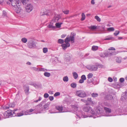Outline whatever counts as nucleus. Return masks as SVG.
<instances>
[{
  "label": "nucleus",
  "mask_w": 127,
  "mask_h": 127,
  "mask_svg": "<svg viewBox=\"0 0 127 127\" xmlns=\"http://www.w3.org/2000/svg\"><path fill=\"white\" fill-rule=\"evenodd\" d=\"M13 6V9L17 13H19L21 10L20 5L21 3L19 0H9Z\"/></svg>",
  "instance_id": "f257e3e1"
},
{
  "label": "nucleus",
  "mask_w": 127,
  "mask_h": 127,
  "mask_svg": "<svg viewBox=\"0 0 127 127\" xmlns=\"http://www.w3.org/2000/svg\"><path fill=\"white\" fill-rule=\"evenodd\" d=\"M86 67L87 69L91 71H96L98 69L97 66L96 65H88Z\"/></svg>",
  "instance_id": "f03ea898"
},
{
  "label": "nucleus",
  "mask_w": 127,
  "mask_h": 127,
  "mask_svg": "<svg viewBox=\"0 0 127 127\" xmlns=\"http://www.w3.org/2000/svg\"><path fill=\"white\" fill-rule=\"evenodd\" d=\"M41 104H39L35 107V108L34 109L35 112H36V113H40L41 112L43 111V109L42 108V106L41 105Z\"/></svg>",
  "instance_id": "7ed1b4c3"
},
{
  "label": "nucleus",
  "mask_w": 127,
  "mask_h": 127,
  "mask_svg": "<svg viewBox=\"0 0 127 127\" xmlns=\"http://www.w3.org/2000/svg\"><path fill=\"white\" fill-rule=\"evenodd\" d=\"M76 93L77 95L80 97H85L86 95L85 92L83 90L77 91L76 92Z\"/></svg>",
  "instance_id": "20e7f679"
},
{
  "label": "nucleus",
  "mask_w": 127,
  "mask_h": 127,
  "mask_svg": "<svg viewBox=\"0 0 127 127\" xmlns=\"http://www.w3.org/2000/svg\"><path fill=\"white\" fill-rule=\"evenodd\" d=\"M12 112V110L10 109L7 110L4 113V116L5 118H8L10 116H13V114Z\"/></svg>",
  "instance_id": "39448f33"
},
{
  "label": "nucleus",
  "mask_w": 127,
  "mask_h": 127,
  "mask_svg": "<svg viewBox=\"0 0 127 127\" xmlns=\"http://www.w3.org/2000/svg\"><path fill=\"white\" fill-rule=\"evenodd\" d=\"M33 8V6L31 4H28L26 7V11L29 13L31 11Z\"/></svg>",
  "instance_id": "423d86ee"
},
{
  "label": "nucleus",
  "mask_w": 127,
  "mask_h": 127,
  "mask_svg": "<svg viewBox=\"0 0 127 127\" xmlns=\"http://www.w3.org/2000/svg\"><path fill=\"white\" fill-rule=\"evenodd\" d=\"M28 47L30 48H32L36 47L35 43L31 41L28 42Z\"/></svg>",
  "instance_id": "0eeeda50"
},
{
  "label": "nucleus",
  "mask_w": 127,
  "mask_h": 127,
  "mask_svg": "<svg viewBox=\"0 0 127 127\" xmlns=\"http://www.w3.org/2000/svg\"><path fill=\"white\" fill-rule=\"evenodd\" d=\"M91 109V107L87 105H85L83 108V111L86 112H89Z\"/></svg>",
  "instance_id": "6e6552de"
},
{
  "label": "nucleus",
  "mask_w": 127,
  "mask_h": 127,
  "mask_svg": "<svg viewBox=\"0 0 127 127\" xmlns=\"http://www.w3.org/2000/svg\"><path fill=\"white\" fill-rule=\"evenodd\" d=\"M71 35L69 37V39L70 41L72 42V43L74 42V37L76 35L75 33L72 32L71 33Z\"/></svg>",
  "instance_id": "1a4fd4ad"
},
{
  "label": "nucleus",
  "mask_w": 127,
  "mask_h": 127,
  "mask_svg": "<svg viewBox=\"0 0 127 127\" xmlns=\"http://www.w3.org/2000/svg\"><path fill=\"white\" fill-rule=\"evenodd\" d=\"M50 104V103L47 102L43 106V107H42V108L43 109V111L48 110L49 109V107Z\"/></svg>",
  "instance_id": "9d476101"
},
{
  "label": "nucleus",
  "mask_w": 127,
  "mask_h": 127,
  "mask_svg": "<svg viewBox=\"0 0 127 127\" xmlns=\"http://www.w3.org/2000/svg\"><path fill=\"white\" fill-rule=\"evenodd\" d=\"M84 113H82V112H80L78 114H77L76 115L77 117H78L80 118H85L87 117L86 116L84 115Z\"/></svg>",
  "instance_id": "9b49d317"
},
{
  "label": "nucleus",
  "mask_w": 127,
  "mask_h": 127,
  "mask_svg": "<svg viewBox=\"0 0 127 127\" xmlns=\"http://www.w3.org/2000/svg\"><path fill=\"white\" fill-rule=\"evenodd\" d=\"M65 59L67 61H69L71 59L72 57L71 55L68 53H67L65 55Z\"/></svg>",
  "instance_id": "f8f14e48"
},
{
  "label": "nucleus",
  "mask_w": 127,
  "mask_h": 127,
  "mask_svg": "<svg viewBox=\"0 0 127 127\" xmlns=\"http://www.w3.org/2000/svg\"><path fill=\"white\" fill-rule=\"evenodd\" d=\"M70 46L69 43H67L65 44H63L61 45L63 49L64 50L67 47H69Z\"/></svg>",
  "instance_id": "ddd939ff"
},
{
  "label": "nucleus",
  "mask_w": 127,
  "mask_h": 127,
  "mask_svg": "<svg viewBox=\"0 0 127 127\" xmlns=\"http://www.w3.org/2000/svg\"><path fill=\"white\" fill-rule=\"evenodd\" d=\"M24 89L25 93L26 94H28L29 90L28 86L27 85H24Z\"/></svg>",
  "instance_id": "4468645a"
},
{
  "label": "nucleus",
  "mask_w": 127,
  "mask_h": 127,
  "mask_svg": "<svg viewBox=\"0 0 127 127\" xmlns=\"http://www.w3.org/2000/svg\"><path fill=\"white\" fill-rule=\"evenodd\" d=\"M127 98V92H125V95L122 96L121 98V100L122 101H124Z\"/></svg>",
  "instance_id": "2eb2a0df"
},
{
  "label": "nucleus",
  "mask_w": 127,
  "mask_h": 127,
  "mask_svg": "<svg viewBox=\"0 0 127 127\" xmlns=\"http://www.w3.org/2000/svg\"><path fill=\"white\" fill-rule=\"evenodd\" d=\"M56 110H57L58 111V112H63V107L61 106H57L56 107Z\"/></svg>",
  "instance_id": "dca6fc26"
},
{
  "label": "nucleus",
  "mask_w": 127,
  "mask_h": 127,
  "mask_svg": "<svg viewBox=\"0 0 127 127\" xmlns=\"http://www.w3.org/2000/svg\"><path fill=\"white\" fill-rule=\"evenodd\" d=\"M112 95H108L106 96V99L108 100H111L113 98Z\"/></svg>",
  "instance_id": "f3484780"
},
{
  "label": "nucleus",
  "mask_w": 127,
  "mask_h": 127,
  "mask_svg": "<svg viewBox=\"0 0 127 127\" xmlns=\"http://www.w3.org/2000/svg\"><path fill=\"white\" fill-rule=\"evenodd\" d=\"M104 109L107 113H110L111 112V110L110 108L106 107H104Z\"/></svg>",
  "instance_id": "a211bd4d"
},
{
  "label": "nucleus",
  "mask_w": 127,
  "mask_h": 127,
  "mask_svg": "<svg viewBox=\"0 0 127 127\" xmlns=\"http://www.w3.org/2000/svg\"><path fill=\"white\" fill-rule=\"evenodd\" d=\"M53 23L50 22V23L48 26V27L49 28L54 29L56 28V27L53 26Z\"/></svg>",
  "instance_id": "6ab92c4d"
},
{
  "label": "nucleus",
  "mask_w": 127,
  "mask_h": 127,
  "mask_svg": "<svg viewBox=\"0 0 127 127\" xmlns=\"http://www.w3.org/2000/svg\"><path fill=\"white\" fill-rule=\"evenodd\" d=\"M88 28L92 30H95L97 29V27L94 25H91Z\"/></svg>",
  "instance_id": "aec40b11"
},
{
  "label": "nucleus",
  "mask_w": 127,
  "mask_h": 127,
  "mask_svg": "<svg viewBox=\"0 0 127 127\" xmlns=\"http://www.w3.org/2000/svg\"><path fill=\"white\" fill-rule=\"evenodd\" d=\"M1 108L3 109L4 110L7 109L9 108V106L8 104L5 105L4 106H2L1 107Z\"/></svg>",
  "instance_id": "412c9836"
},
{
  "label": "nucleus",
  "mask_w": 127,
  "mask_h": 127,
  "mask_svg": "<svg viewBox=\"0 0 127 127\" xmlns=\"http://www.w3.org/2000/svg\"><path fill=\"white\" fill-rule=\"evenodd\" d=\"M24 111H22L20 113H17V114L15 115V116L18 117L22 116L24 115Z\"/></svg>",
  "instance_id": "4be33fe9"
},
{
  "label": "nucleus",
  "mask_w": 127,
  "mask_h": 127,
  "mask_svg": "<svg viewBox=\"0 0 127 127\" xmlns=\"http://www.w3.org/2000/svg\"><path fill=\"white\" fill-rule=\"evenodd\" d=\"M63 24V23H57L55 24V25L56 28H59L61 27V25Z\"/></svg>",
  "instance_id": "5701e85b"
},
{
  "label": "nucleus",
  "mask_w": 127,
  "mask_h": 127,
  "mask_svg": "<svg viewBox=\"0 0 127 127\" xmlns=\"http://www.w3.org/2000/svg\"><path fill=\"white\" fill-rule=\"evenodd\" d=\"M72 74L74 78L75 79H76L78 77V74L76 72H73Z\"/></svg>",
  "instance_id": "b1692460"
},
{
  "label": "nucleus",
  "mask_w": 127,
  "mask_h": 127,
  "mask_svg": "<svg viewBox=\"0 0 127 127\" xmlns=\"http://www.w3.org/2000/svg\"><path fill=\"white\" fill-rule=\"evenodd\" d=\"M69 39V36H67L66 38L65 39L64 42L66 43H69L68 42L70 41Z\"/></svg>",
  "instance_id": "393cba45"
},
{
  "label": "nucleus",
  "mask_w": 127,
  "mask_h": 127,
  "mask_svg": "<svg viewBox=\"0 0 127 127\" xmlns=\"http://www.w3.org/2000/svg\"><path fill=\"white\" fill-rule=\"evenodd\" d=\"M44 75L45 76L48 77H49L51 75L50 73L47 72H44Z\"/></svg>",
  "instance_id": "a878e982"
},
{
  "label": "nucleus",
  "mask_w": 127,
  "mask_h": 127,
  "mask_svg": "<svg viewBox=\"0 0 127 127\" xmlns=\"http://www.w3.org/2000/svg\"><path fill=\"white\" fill-rule=\"evenodd\" d=\"M98 46H93L92 47V49L93 51H96L98 49Z\"/></svg>",
  "instance_id": "bb28decb"
},
{
  "label": "nucleus",
  "mask_w": 127,
  "mask_h": 127,
  "mask_svg": "<svg viewBox=\"0 0 127 127\" xmlns=\"http://www.w3.org/2000/svg\"><path fill=\"white\" fill-rule=\"evenodd\" d=\"M114 30V28L113 27H110L108 28L107 29V30L110 32L113 31Z\"/></svg>",
  "instance_id": "cd10ccee"
},
{
  "label": "nucleus",
  "mask_w": 127,
  "mask_h": 127,
  "mask_svg": "<svg viewBox=\"0 0 127 127\" xmlns=\"http://www.w3.org/2000/svg\"><path fill=\"white\" fill-rule=\"evenodd\" d=\"M77 84L75 83H72L70 85L71 86L72 88H75Z\"/></svg>",
  "instance_id": "c85d7f7f"
},
{
  "label": "nucleus",
  "mask_w": 127,
  "mask_h": 127,
  "mask_svg": "<svg viewBox=\"0 0 127 127\" xmlns=\"http://www.w3.org/2000/svg\"><path fill=\"white\" fill-rule=\"evenodd\" d=\"M85 18V16L84 13H82V18L81 20L82 21L84 20Z\"/></svg>",
  "instance_id": "c756f323"
},
{
  "label": "nucleus",
  "mask_w": 127,
  "mask_h": 127,
  "mask_svg": "<svg viewBox=\"0 0 127 127\" xmlns=\"http://www.w3.org/2000/svg\"><path fill=\"white\" fill-rule=\"evenodd\" d=\"M107 38H105L104 39V40H112L114 38L113 37H110L109 36H107Z\"/></svg>",
  "instance_id": "7c9ffc66"
},
{
  "label": "nucleus",
  "mask_w": 127,
  "mask_h": 127,
  "mask_svg": "<svg viewBox=\"0 0 127 127\" xmlns=\"http://www.w3.org/2000/svg\"><path fill=\"white\" fill-rule=\"evenodd\" d=\"M64 42V40L62 39H59L58 40V43L62 44H63Z\"/></svg>",
  "instance_id": "2f4dec72"
},
{
  "label": "nucleus",
  "mask_w": 127,
  "mask_h": 127,
  "mask_svg": "<svg viewBox=\"0 0 127 127\" xmlns=\"http://www.w3.org/2000/svg\"><path fill=\"white\" fill-rule=\"evenodd\" d=\"M63 80L64 82H67L68 81V77L67 76L64 77L63 78Z\"/></svg>",
  "instance_id": "473e14b6"
},
{
  "label": "nucleus",
  "mask_w": 127,
  "mask_h": 127,
  "mask_svg": "<svg viewBox=\"0 0 127 127\" xmlns=\"http://www.w3.org/2000/svg\"><path fill=\"white\" fill-rule=\"evenodd\" d=\"M98 95L97 93H93L92 94V96L93 97H97Z\"/></svg>",
  "instance_id": "72a5a7b5"
},
{
  "label": "nucleus",
  "mask_w": 127,
  "mask_h": 127,
  "mask_svg": "<svg viewBox=\"0 0 127 127\" xmlns=\"http://www.w3.org/2000/svg\"><path fill=\"white\" fill-rule=\"evenodd\" d=\"M29 84L35 88L37 87H38V86L36 84L34 83H29Z\"/></svg>",
  "instance_id": "f704fd0d"
},
{
  "label": "nucleus",
  "mask_w": 127,
  "mask_h": 127,
  "mask_svg": "<svg viewBox=\"0 0 127 127\" xmlns=\"http://www.w3.org/2000/svg\"><path fill=\"white\" fill-rule=\"evenodd\" d=\"M109 55L108 53L107 52H105L104 53L103 56H101V57H107Z\"/></svg>",
  "instance_id": "c9c22d12"
},
{
  "label": "nucleus",
  "mask_w": 127,
  "mask_h": 127,
  "mask_svg": "<svg viewBox=\"0 0 127 127\" xmlns=\"http://www.w3.org/2000/svg\"><path fill=\"white\" fill-rule=\"evenodd\" d=\"M8 105L9 106V108H13L15 107V105L13 103H11L8 104Z\"/></svg>",
  "instance_id": "e433bc0d"
},
{
  "label": "nucleus",
  "mask_w": 127,
  "mask_h": 127,
  "mask_svg": "<svg viewBox=\"0 0 127 127\" xmlns=\"http://www.w3.org/2000/svg\"><path fill=\"white\" fill-rule=\"evenodd\" d=\"M95 18L96 19L98 22H100L101 21L100 19L97 16H96L95 17Z\"/></svg>",
  "instance_id": "4c0bfd02"
},
{
  "label": "nucleus",
  "mask_w": 127,
  "mask_h": 127,
  "mask_svg": "<svg viewBox=\"0 0 127 127\" xmlns=\"http://www.w3.org/2000/svg\"><path fill=\"white\" fill-rule=\"evenodd\" d=\"M109 55L110 56H111L112 55H115L116 54H117V53L115 52H114L112 53H108Z\"/></svg>",
  "instance_id": "58836bf2"
},
{
  "label": "nucleus",
  "mask_w": 127,
  "mask_h": 127,
  "mask_svg": "<svg viewBox=\"0 0 127 127\" xmlns=\"http://www.w3.org/2000/svg\"><path fill=\"white\" fill-rule=\"evenodd\" d=\"M64 14H68L69 11L68 10H64L63 9L62 10Z\"/></svg>",
  "instance_id": "ea45409f"
},
{
  "label": "nucleus",
  "mask_w": 127,
  "mask_h": 127,
  "mask_svg": "<svg viewBox=\"0 0 127 127\" xmlns=\"http://www.w3.org/2000/svg\"><path fill=\"white\" fill-rule=\"evenodd\" d=\"M22 41L24 43H26L27 42V39L25 38H23L21 39Z\"/></svg>",
  "instance_id": "a19ab883"
},
{
  "label": "nucleus",
  "mask_w": 127,
  "mask_h": 127,
  "mask_svg": "<svg viewBox=\"0 0 127 127\" xmlns=\"http://www.w3.org/2000/svg\"><path fill=\"white\" fill-rule=\"evenodd\" d=\"M116 85H117V87L119 88L121 87L124 86V85H121V83H120V84L119 83H116Z\"/></svg>",
  "instance_id": "79ce46f5"
},
{
  "label": "nucleus",
  "mask_w": 127,
  "mask_h": 127,
  "mask_svg": "<svg viewBox=\"0 0 127 127\" xmlns=\"http://www.w3.org/2000/svg\"><path fill=\"white\" fill-rule=\"evenodd\" d=\"M93 76V75L92 73H90L88 75L87 77L89 79H90Z\"/></svg>",
  "instance_id": "37998d69"
},
{
  "label": "nucleus",
  "mask_w": 127,
  "mask_h": 127,
  "mask_svg": "<svg viewBox=\"0 0 127 127\" xmlns=\"http://www.w3.org/2000/svg\"><path fill=\"white\" fill-rule=\"evenodd\" d=\"M43 52L44 53H46L47 52L48 49L46 48H44L43 49Z\"/></svg>",
  "instance_id": "c03bdc74"
},
{
  "label": "nucleus",
  "mask_w": 127,
  "mask_h": 127,
  "mask_svg": "<svg viewBox=\"0 0 127 127\" xmlns=\"http://www.w3.org/2000/svg\"><path fill=\"white\" fill-rule=\"evenodd\" d=\"M116 61L118 63H120L121 62V59L117 57L116 59Z\"/></svg>",
  "instance_id": "a18cd8bd"
},
{
  "label": "nucleus",
  "mask_w": 127,
  "mask_h": 127,
  "mask_svg": "<svg viewBox=\"0 0 127 127\" xmlns=\"http://www.w3.org/2000/svg\"><path fill=\"white\" fill-rule=\"evenodd\" d=\"M125 80V79L124 78H120L119 79V81H120V82L122 83H122Z\"/></svg>",
  "instance_id": "49530a36"
},
{
  "label": "nucleus",
  "mask_w": 127,
  "mask_h": 127,
  "mask_svg": "<svg viewBox=\"0 0 127 127\" xmlns=\"http://www.w3.org/2000/svg\"><path fill=\"white\" fill-rule=\"evenodd\" d=\"M81 79L84 80H85L86 79V77L85 75H82L81 77Z\"/></svg>",
  "instance_id": "de8ad7c7"
},
{
  "label": "nucleus",
  "mask_w": 127,
  "mask_h": 127,
  "mask_svg": "<svg viewBox=\"0 0 127 127\" xmlns=\"http://www.w3.org/2000/svg\"><path fill=\"white\" fill-rule=\"evenodd\" d=\"M31 69H33L34 70H35V71H38L39 69L38 68L36 67H32L31 68Z\"/></svg>",
  "instance_id": "09e8293b"
},
{
  "label": "nucleus",
  "mask_w": 127,
  "mask_h": 127,
  "mask_svg": "<svg viewBox=\"0 0 127 127\" xmlns=\"http://www.w3.org/2000/svg\"><path fill=\"white\" fill-rule=\"evenodd\" d=\"M54 20L55 22L58 21L59 19H60L59 17H57V16L54 17Z\"/></svg>",
  "instance_id": "8fccbe9b"
},
{
  "label": "nucleus",
  "mask_w": 127,
  "mask_h": 127,
  "mask_svg": "<svg viewBox=\"0 0 127 127\" xmlns=\"http://www.w3.org/2000/svg\"><path fill=\"white\" fill-rule=\"evenodd\" d=\"M60 95V93L59 92H57L56 93L54 94V96H58V95Z\"/></svg>",
  "instance_id": "3c124183"
},
{
  "label": "nucleus",
  "mask_w": 127,
  "mask_h": 127,
  "mask_svg": "<svg viewBox=\"0 0 127 127\" xmlns=\"http://www.w3.org/2000/svg\"><path fill=\"white\" fill-rule=\"evenodd\" d=\"M119 31H116V32L114 33V34L115 36L118 35L119 33Z\"/></svg>",
  "instance_id": "603ef678"
},
{
  "label": "nucleus",
  "mask_w": 127,
  "mask_h": 127,
  "mask_svg": "<svg viewBox=\"0 0 127 127\" xmlns=\"http://www.w3.org/2000/svg\"><path fill=\"white\" fill-rule=\"evenodd\" d=\"M93 80L92 79H89L88 80L87 82L88 83H91L93 82Z\"/></svg>",
  "instance_id": "864d4df0"
},
{
  "label": "nucleus",
  "mask_w": 127,
  "mask_h": 127,
  "mask_svg": "<svg viewBox=\"0 0 127 127\" xmlns=\"http://www.w3.org/2000/svg\"><path fill=\"white\" fill-rule=\"evenodd\" d=\"M27 0H21V1L22 3L24 4H26Z\"/></svg>",
  "instance_id": "5fc2aeb1"
},
{
  "label": "nucleus",
  "mask_w": 127,
  "mask_h": 127,
  "mask_svg": "<svg viewBox=\"0 0 127 127\" xmlns=\"http://www.w3.org/2000/svg\"><path fill=\"white\" fill-rule=\"evenodd\" d=\"M42 99V98L41 97H39L38 99L34 100V102H37L39 101H40Z\"/></svg>",
  "instance_id": "6e6d98bb"
},
{
  "label": "nucleus",
  "mask_w": 127,
  "mask_h": 127,
  "mask_svg": "<svg viewBox=\"0 0 127 127\" xmlns=\"http://www.w3.org/2000/svg\"><path fill=\"white\" fill-rule=\"evenodd\" d=\"M46 15L47 16L48 15V12H43V14L41 15Z\"/></svg>",
  "instance_id": "4d7b16f0"
},
{
  "label": "nucleus",
  "mask_w": 127,
  "mask_h": 127,
  "mask_svg": "<svg viewBox=\"0 0 127 127\" xmlns=\"http://www.w3.org/2000/svg\"><path fill=\"white\" fill-rule=\"evenodd\" d=\"M49 95L47 93H45L44 95V96L45 98H47L49 97Z\"/></svg>",
  "instance_id": "13d9d810"
},
{
  "label": "nucleus",
  "mask_w": 127,
  "mask_h": 127,
  "mask_svg": "<svg viewBox=\"0 0 127 127\" xmlns=\"http://www.w3.org/2000/svg\"><path fill=\"white\" fill-rule=\"evenodd\" d=\"M90 112L92 114H95V111L93 110L91 108V109L90 111Z\"/></svg>",
  "instance_id": "bf43d9fd"
},
{
  "label": "nucleus",
  "mask_w": 127,
  "mask_h": 127,
  "mask_svg": "<svg viewBox=\"0 0 127 127\" xmlns=\"http://www.w3.org/2000/svg\"><path fill=\"white\" fill-rule=\"evenodd\" d=\"M24 113L25 115H27L29 114V113H30L29 112V110H27V111L25 112L24 111Z\"/></svg>",
  "instance_id": "052dcab7"
},
{
  "label": "nucleus",
  "mask_w": 127,
  "mask_h": 127,
  "mask_svg": "<svg viewBox=\"0 0 127 127\" xmlns=\"http://www.w3.org/2000/svg\"><path fill=\"white\" fill-rule=\"evenodd\" d=\"M108 80L110 82H112L113 81V79L111 77H109L108 79Z\"/></svg>",
  "instance_id": "680f3d73"
},
{
  "label": "nucleus",
  "mask_w": 127,
  "mask_h": 127,
  "mask_svg": "<svg viewBox=\"0 0 127 127\" xmlns=\"http://www.w3.org/2000/svg\"><path fill=\"white\" fill-rule=\"evenodd\" d=\"M49 99L50 101H52L54 99V97L53 96H49Z\"/></svg>",
  "instance_id": "e2e57ef3"
},
{
  "label": "nucleus",
  "mask_w": 127,
  "mask_h": 127,
  "mask_svg": "<svg viewBox=\"0 0 127 127\" xmlns=\"http://www.w3.org/2000/svg\"><path fill=\"white\" fill-rule=\"evenodd\" d=\"M33 111L35 112V110H34V109H29V113H30Z\"/></svg>",
  "instance_id": "0e129e2a"
},
{
  "label": "nucleus",
  "mask_w": 127,
  "mask_h": 127,
  "mask_svg": "<svg viewBox=\"0 0 127 127\" xmlns=\"http://www.w3.org/2000/svg\"><path fill=\"white\" fill-rule=\"evenodd\" d=\"M84 80L81 79L79 80V83H82L84 82Z\"/></svg>",
  "instance_id": "69168bd1"
},
{
  "label": "nucleus",
  "mask_w": 127,
  "mask_h": 127,
  "mask_svg": "<svg viewBox=\"0 0 127 127\" xmlns=\"http://www.w3.org/2000/svg\"><path fill=\"white\" fill-rule=\"evenodd\" d=\"M97 67H98L99 68H102L103 67V65L101 64H99L97 65Z\"/></svg>",
  "instance_id": "338daca9"
},
{
  "label": "nucleus",
  "mask_w": 127,
  "mask_h": 127,
  "mask_svg": "<svg viewBox=\"0 0 127 127\" xmlns=\"http://www.w3.org/2000/svg\"><path fill=\"white\" fill-rule=\"evenodd\" d=\"M45 70L43 68H41V69L39 68V69L38 71H45Z\"/></svg>",
  "instance_id": "774afa93"
}]
</instances>
